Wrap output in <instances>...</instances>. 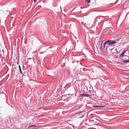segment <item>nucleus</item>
I'll return each instance as SVG.
<instances>
[{"label":"nucleus","mask_w":129,"mask_h":129,"mask_svg":"<svg viewBox=\"0 0 129 129\" xmlns=\"http://www.w3.org/2000/svg\"><path fill=\"white\" fill-rule=\"evenodd\" d=\"M85 1L87 2V3H90V0H85Z\"/></svg>","instance_id":"9b49d317"},{"label":"nucleus","mask_w":129,"mask_h":129,"mask_svg":"<svg viewBox=\"0 0 129 129\" xmlns=\"http://www.w3.org/2000/svg\"><path fill=\"white\" fill-rule=\"evenodd\" d=\"M49 48H51V47H49Z\"/></svg>","instance_id":"cd10ccee"},{"label":"nucleus","mask_w":129,"mask_h":129,"mask_svg":"<svg viewBox=\"0 0 129 129\" xmlns=\"http://www.w3.org/2000/svg\"><path fill=\"white\" fill-rule=\"evenodd\" d=\"M82 117H82H82H81V118H82Z\"/></svg>","instance_id":"c85d7f7f"},{"label":"nucleus","mask_w":129,"mask_h":129,"mask_svg":"<svg viewBox=\"0 0 129 129\" xmlns=\"http://www.w3.org/2000/svg\"><path fill=\"white\" fill-rule=\"evenodd\" d=\"M84 112V111H81L80 112L76 113L75 114V115L77 116H80L81 115H82V114H81V113H83Z\"/></svg>","instance_id":"20e7f679"},{"label":"nucleus","mask_w":129,"mask_h":129,"mask_svg":"<svg viewBox=\"0 0 129 129\" xmlns=\"http://www.w3.org/2000/svg\"><path fill=\"white\" fill-rule=\"evenodd\" d=\"M108 44L109 45H112L113 44H115L116 43V42L115 41L111 40H107Z\"/></svg>","instance_id":"f257e3e1"},{"label":"nucleus","mask_w":129,"mask_h":129,"mask_svg":"<svg viewBox=\"0 0 129 129\" xmlns=\"http://www.w3.org/2000/svg\"><path fill=\"white\" fill-rule=\"evenodd\" d=\"M84 68H83V71H85L84 70Z\"/></svg>","instance_id":"393cba45"},{"label":"nucleus","mask_w":129,"mask_h":129,"mask_svg":"<svg viewBox=\"0 0 129 129\" xmlns=\"http://www.w3.org/2000/svg\"><path fill=\"white\" fill-rule=\"evenodd\" d=\"M18 67H19V71L20 73L21 74H22L21 68V67L20 65H19L18 66Z\"/></svg>","instance_id":"423d86ee"},{"label":"nucleus","mask_w":129,"mask_h":129,"mask_svg":"<svg viewBox=\"0 0 129 129\" xmlns=\"http://www.w3.org/2000/svg\"><path fill=\"white\" fill-rule=\"evenodd\" d=\"M108 44L107 41H106L104 43L103 45V47L104 48L105 47V46L106 44Z\"/></svg>","instance_id":"1a4fd4ad"},{"label":"nucleus","mask_w":129,"mask_h":129,"mask_svg":"<svg viewBox=\"0 0 129 129\" xmlns=\"http://www.w3.org/2000/svg\"><path fill=\"white\" fill-rule=\"evenodd\" d=\"M105 4H103V7H105Z\"/></svg>","instance_id":"b1692460"},{"label":"nucleus","mask_w":129,"mask_h":129,"mask_svg":"<svg viewBox=\"0 0 129 129\" xmlns=\"http://www.w3.org/2000/svg\"><path fill=\"white\" fill-rule=\"evenodd\" d=\"M119 63H120V64H122V65H123V64L121 62V63H120L119 62Z\"/></svg>","instance_id":"6ab92c4d"},{"label":"nucleus","mask_w":129,"mask_h":129,"mask_svg":"<svg viewBox=\"0 0 129 129\" xmlns=\"http://www.w3.org/2000/svg\"><path fill=\"white\" fill-rule=\"evenodd\" d=\"M2 94L4 96H5V97L6 98V94L5 93L3 92L2 93Z\"/></svg>","instance_id":"ddd939ff"},{"label":"nucleus","mask_w":129,"mask_h":129,"mask_svg":"<svg viewBox=\"0 0 129 129\" xmlns=\"http://www.w3.org/2000/svg\"><path fill=\"white\" fill-rule=\"evenodd\" d=\"M95 94V92H93V93L92 94V95H94Z\"/></svg>","instance_id":"dca6fc26"},{"label":"nucleus","mask_w":129,"mask_h":129,"mask_svg":"<svg viewBox=\"0 0 129 129\" xmlns=\"http://www.w3.org/2000/svg\"><path fill=\"white\" fill-rule=\"evenodd\" d=\"M100 40H99V43H98V44H100Z\"/></svg>","instance_id":"4be33fe9"},{"label":"nucleus","mask_w":129,"mask_h":129,"mask_svg":"<svg viewBox=\"0 0 129 129\" xmlns=\"http://www.w3.org/2000/svg\"><path fill=\"white\" fill-rule=\"evenodd\" d=\"M80 64H81V63L80 62Z\"/></svg>","instance_id":"c756f323"},{"label":"nucleus","mask_w":129,"mask_h":129,"mask_svg":"<svg viewBox=\"0 0 129 129\" xmlns=\"http://www.w3.org/2000/svg\"><path fill=\"white\" fill-rule=\"evenodd\" d=\"M37 0H34V2L35 3L36 2Z\"/></svg>","instance_id":"f3484780"},{"label":"nucleus","mask_w":129,"mask_h":129,"mask_svg":"<svg viewBox=\"0 0 129 129\" xmlns=\"http://www.w3.org/2000/svg\"><path fill=\"white\" fill-rule=\"evenodd\" d=\"M90 93L91 94V93L90 92Z\"/></svg>","instance_id":"7c9ffc66"},{"label":"nucleus","mask_w":129,"mask_h":129,"mask_svg":"<svg viewBox=\"0 0 129 129\" xmlns=\"http://www.w3.org/2000/svg\"><path fill=\"white\" fill-rule=\"evenodd\" d=\"M36 126V125L35 124L30 125L28 126V128L35 127Z\"/></svg>","instance_id":"6e6552de"},{"label":"nucleus","mask_w":129,"mask_h":129,"mask_svg":"<svg viewBox=\"0 0 129 129\" xmlns=\"http://www.w3.org/2000/svg\"><path fill=\"white\" fill-rule=\"evenodd\" d=\"M100 40H99V43H98V44H100Z\"/></svg>","instance_id":"412c9836"},{"label":"nucleus","mask_w":129,"mask_h":129,"mask_svg":"<svg viewBox=\"0 0 129 129\" xmlns=\"http://www.w3.org/2000/svg\"><path fill=\"white\" fill-rule=\"evenodd\" d=\"M2 107H1V106H0V111L1 110H2Z\"/></svg>","instance_id":"2eb2a0df"},{"label":"nucleus","mask_w":129,"mask_h":129,"mask_svg":"<svg viewBox=\"0 0 129 129\" xmlns=\"http://www.w3.org/2000/svg\"><path fill=\"white\" fill-rule=\"evenodd\" d=\"M75 37V38L76 39H77V38H76V37Z\"/></svg>","instance_id":"bb28decb"},{"label":"nucleus","mask_w":129,"mask_h":129,"mask_svg":"<svg viewBox=\"0 0 129 129\" xmlns=\"http://www.w3.org/2000/svg\"><path fill=\"white\" fill-rule=\"evenodd\" d=\"M126 50H124L123 51V52L121 53L119 55L120 57H121V56H122V55H123L126 52Z\"/></svg>","instance_id":"39448f33"},{"label":"nucleus","mask_w":129,"mask_h":129,"mask_svg":"<svg viewBox=\"0 0 129 129\" xmlns=\"http://www.w3.org/2000/svg\"><path fill=\"white\" fill-rule=\"evenodd\" d=\"M10 106H11V107H13V106H12V105H10Z\"/></svg>","instance_id":"a878e982"},{"label":"nucleus","mask_w":129,"mask_h":129,"mask_svg":"<svg viewBox=\"0 0 129 129\" xmlns=\"http://www.w3.org/2000/svg\"><path fill=\"white\" fill-rule=\"evenodd\" d=\"M14 68H15V69H16V66H15V67H14Z\"/></svg>","instance_id":"5701e85b"},{"label":"nucleus","mask_w":129,"mask_h":129,"mask_svg":"<svg viewBox=\"0 0 129 129\" xmlns=\"http://www.w3.org/2000/svg\"><path fill=\"white\" fill-rule=\"evenodd\" d=\"M91 95H90L88 94H85L84 93H83L81 94L79 96V97H88L91 96Z\"/></svg>","instance_id":"7ed1b4c3"},{"label":"nucleus","mask_w":129,"mask_h":129,"mask_svg":"<svg viewBox=\"0 0 129 129\" xmlns=\"http://www.w3.org/2000/svg\"><path fill=\"white\" fill-rule=\"evenodd\" d=\"M103 43V42H102L101 43V45H100V48H101V49L102 50L103 49V45H102Z\"/></svg>","instance_id":"9d476101"},{"label":"nucleus","mask_w":129,"mask_h":129,"mask_svg":"<svg viewBox=\"0 0 129 129\" xmlns=\"http://www.w3.org/2000/svg\"><path fill=\"white\" fill-rule=\"evenodd\" d=\"M122 62L125 63H129V60H126L122 61Z\"/></svg>","instance_id":"0eeeda50"},{"label":"nucleus","mask_w":129,"mask_h":129,"mask_svg":"<svg viewBox=\"0 0 129 129\" xmlns=\"http://www.w3.org/2000/svg\"><path fill=\"white\" fill-rule=\"evenodd\" d=\"M100 40H99V43H98V44H100Z\"/></svg>","instance_id":"aec40b11"},{"label":"nucleus","mask_w":129,"mask_h":129,"mask_svg":"<svg viewBox=\"0 0 129 129\" xmlns=\"http://www.w3.org/2000/svg\"><path fill=\"white\" fill-rule=\"evenodd\" d=\"M125 56L126 57V58H128V57L127 56Z\"/></svg>","instance_id":"a211bd4d"},{"label":"nucleus","mask_w":129,"mask_h":129,"mask_svg":"<svg viewBox=\"0 0 129 129\" xmlns=\"http://www.w3.org/2000/svg\"><path fill=\"white\" fill-rule=\"evenodd\" d=\"M105 32L107 33H112L113 32L112 31L113 30V28L111 27H110L109 28H107Z\"/></svg>","instance_id":"f03ea898"},{"label":"nucleus","mask_w":129,"mask_h":129,"mask_svg":"<svg viewBox=\"0 0 129 129\" xmlns=\"http://www.w3.org/2000/svg\"><path fill=\"white\" fill-rule=\"evenodd\" d=\"M98 106L96 105V106H93V107H95L96 108H98Z\"/></svg>","instance_id":"4468645a"},{"label":"nucleus","mask_w":129,"mask_h":129,"mask_svg":"<svg viewBox=\"0 0 129 129\" xmlns=\"http://www.w3.org/2000/svg\"><path fill=\"white\" fill-rule=\"evenodd\" d=\"M105 107V106H98V108H103V107Z\"/></svg>","instance_id":"f8f14e48"}]
</instances>
